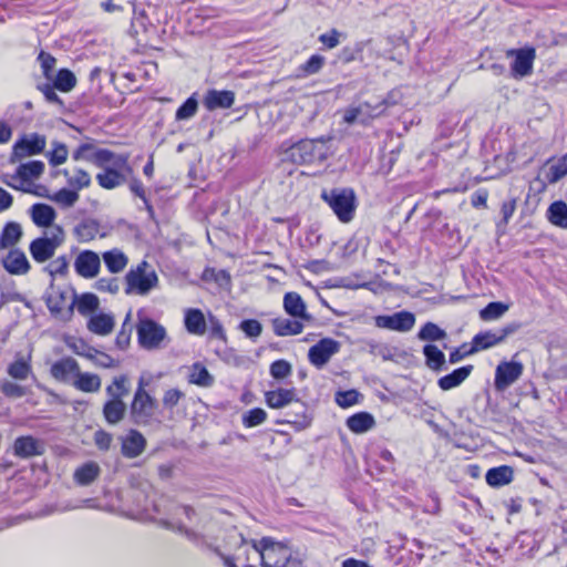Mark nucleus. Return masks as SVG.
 I'll list each match as a JSON object with an SVG mask.
<instances>
[{
	"label": "nucleus",
	"instance_id": "nucleus-1",
	"mask_svg": "<svg viewBox=\"0 0 567 567\" xmlns=\"http://www.w3.org/2000/svg\"><path fill=\"white\" fill-rule=\"evenodd\" d=\"M250 549L260 559L262 567H301V560L292 556L288 546L270 537L252 540Z\"/></svg>",
	"mask_w": 567,
	"mask_h": 567
},
{
	"label": "nucleus",
	"instance_id": "nucleus-2",
	"mask_svg": "<svg viewBox=\"0 0 567 567\" xmlns=\"http://www.w3.org/2000/svg\"><path fill=\"white\" fill-rule=\"evenodd\" d=\"M321 199L330 207L338 220L348 224L353 220L358 207L355 192L351 187L323 189Z\"/></svg>",
	"mask_w": 567,
	"mask_h": 567
},
{
	"label": "nucleus",
	"instance_id": "nucleus-3",
	"mask_svg": "<svg viewBox=\"0 0 567 567\" xmlns=\"http://www.w3.org/2000/svg\"><path fill=\"white\" fill-rule=\"evenodd\" d=\"M128 159L127 153L112 152V157L106 159L103 166H97L102 169L95 177L97 184L104 189H114L125 184L127 176L133 173Z\"/></svg>",
	"mask_w": 567,
	"mask_h": 567
},
{
	"label": "nucleus",
	"instance_id": "nucleus-4",
	"mask_svg": "<svg viewBox=\"0 0 567 567\" xmlns=\"http://www.w3.org/2000/svg\"><path fill=\"white\" fill-rule=\"evenodd\" d=\"M327 138L301 140L289 150L290 159L298 165L321 164L328 158Z\"/></svg>",
	"mask_w": 567,
	"mask_h": 567
},
{
	"label": "nucleus",
	"instance_id": "nucleus-5",
	"mask_svg": "<svg viewBox=\"0 0 567 567\" xmlns=\"http://www.w3.org/2000/svg\"><path fill=\"white\" fill-rule=\"evenodd\" d=\"M65 240V231L60 225H54L45 230L43 236L33 239L29 245L31 257L34 261L42 264L50 260L56 249Z\"/></svg>",
	"mask_w": 567,
	"mask_h": 567
},
{
	"label": "nucleus",
	"instance_id": "nucleus-6",
	"mask_svg": "<svg viewBox=\"0 0 567 567\" xmlns=\"http://www.w3.org/2000/svg\"><path fill=\"white\" fill-rule=\"evenodd\" d=\"M124 279L126 295L146 296L158 285L156 272L150 269V264L145 260L130 269Z\"/></svg>",
	"mask_w": 567,
	"mask_h": 567
},
{
	"label": "nucleus",
	"instance_id": "nucleus-7",
	"mask_svg": "<svg viewBox=\"0 0 567 567\" xmlns=\"http://www.w3.org/2000/svg\"><path fill=\"white\" fill-rule=\"evenodd\" d=\"M157 401L147 391H135L130 405V420L138 426H147L154 421Z\"/></svg>",
	"mask_w": 567,
	"mask_h": 567
},
{
	"label": "nucleus",
	"instance_id": "nucleus-8",
	"mask_svg": "<svg viewBox=\"0 0 567 567\" xmlns=\"http://www.w3.org/2000/svg\"><path fill=\"white\" fill-rule=\"evenodd\" d=\"M136 330L140 344L146 350L159 348L166 338L165 328L150 318H140Z\"/></svg>",
	"mask_w": 567,
	"mask_h": 567
},
{
	"label": "nucleus",
	"instance_id": "nucleus-9",
	"mask_svg": "<svg viewBox=\"0 0 567 567\" xmlns=\"http://www.w3.org/2000/svg\"><path fill=\"white\" fill-rule=\"evenodd\" d=\"M341 344L332 338H323L310 347L308 360L317 369H322L340 351Z\"/></svg>",
	"mask_w": 567,
	"mask_h": 567
},
{
	"label": "nucleus",
	"instance_id": "nucleus-10",
	"mask_svg": "<svg viewBox=\"0 0 567 567\" xmlns=\"http://www.w3.org/2000/svg\"><path fill=\"white\" fill-rule=\"evenodd\" d=\"M524 365L518 361H503L495 370L494 386L498 392H503L515 383L523 374Z\"/></svg>",
	"mask_w": 567,
	"mask_h": 567
},
{
	"label": "nucleus",
	"instance_id": "nucleus-11",
	"mask_svg": "<svg viewBox=\"0 0 567 567\" xmlns=\"http://www.w3.org/2000/svg\"><path fill=\"white\" fill-rule=\"evenodd\" d=\"M161 525L167 529L177 532L184 535L189 542L194 543L196 546L200 547H209V535L206 533V523L205 519L200 518L197 526L199 529L188 528L183 523L162 519Z\"/></svg>",
	"mask_w": 567,
	"mask_h": 567
},
{
	"label": "nucleus",
	"instance_id": "nucleus-12",
	"mask_svg": "<svg viewBox=\"0 0 567 567\" xmlns=\"http://www.w3.org/2000/svg\"><path fill=\"white\" fill-rule=\"evenodd\" d=\"M374 321L378 328L408 332L415 324V316L410 311L402 310L393 315L377 316Z\"/></svg>",
	"mask_w": 567,
	"mask_h": 567
},
{
	"label": "nucleus",
	"instance_id": "nucleus-13",
	"mask_svg": "<svg viewBox=\"0 0 567 567\" xmlns=\"http://www.w3.org/2000/svg\"><path fill=\"white\" fill-rule=\"evenodd\" d=\"M507 56H514L511 65L512 75L516 79L525 78L533 71V63L536 58V51L532 47L523 49H511L507 51Z\"/></svg>",
	"mask_w": 567,
	"mask_h": 567
},
{
	"label": "nucleus",
	"instance_id": "nucleus-14",
	"mask_svg": "<svg viewBox=\"0 0 567 567\" xmlns=\"http://www.w3.org/2000/svg\"><path fill=\"white\" fill-rule=\"evenodd\" d=\"M75 272L86 279L95 278L101 268V258L93 250H82L78 254L73 262Z\"/></svg>",
	"mask_w": 567,
	"mask_h": 567
},
{
	"label": "nucleus",
	"instance_id": "nucleus-15",
	"mask_svg": "<svg viewBox=\"0 0 567 567\" xmlns=\"http://www.w3.org/2000/svg\"><path fill=\"white\" fill-rule=\"evenodd\" d=\"M47 145L45 136L38 133L24 135L13 145V155L18 158L37 155L43 152Z\"/></svg>",
	"mask_w": 567,
	"mask_h": 567
},
{
	"label": "nucleus",
	"instance_id": "nucleus-16",
	"mask_svg": "<svg viewBox=\"0 0 567 567\" xmlns=\"http://www.w3.org/2000/svg\"><path fill=\"white\" fill-rule=\"evenodd\" d=\"M12 450L17 457L30 458L44 454L45 444L42 440L32 435H22L14 440Z\"/></svg>",
	"mask_w": 567,
	"mask_h": 567
},
{
	"label": "nucleus",
	"instance_id": "nucleus-17",
	"mask_svg": "<svg viewBox=\"0 0 567 567\" xmlns=\"http://www.w3.org/2000/svg\"><path fill=\"white\" fill-rule=\"evenodd\" d=\"M72 157L75 161H87L94 166H103L104 162L112 157V151L96 148L92 143H83L73 152Z\"/></svg>",
	"mask_w": 567,
	"mask_h": 567
},
{
	"label": "nucleus",
	"instance_id": "nucleus-18",
	"mask_svg": "<svg viewBox=\"0 0 567 567\" xmlns=\"http://www.w3.org/2000/svg\"><path fill=\"white\" fill-rule=\"evenodd\" d=\"M146 449V439L143 434L131 429L126 435L121 437V452L127 458L140 456Z\"/></svg>",
	"mask_w": 567,
	"mask_h": 567
},
{
	"label": "nucleus",
	"instance_id": "nucleus-19",
	"mask_svg": "<svg viewBox=\"0 0 567 567\" xmlns=\"http://www.w3.org/2000/svg\"><path fill=\"white\" fill-rule=\"evenodd\" d=\"M3 268L10 275H25L29 272L31 266L25 254L20 249H10L7 256L2 259Z\"/></svg>",
	"mask_w": 567,
	"mask_h": 567
},
{
	"label": "nucleus",
	"instance_id": "nucleus-20",
	"mask_svg": "<svg viewBox=\"0 0 567 567\" xmlns=\"http://www.w3.org/2000/svg\"><path fill=\"white\" fill-rule=\"evenodd\" d=\"M79 372V363L71 357H65L55 361L50 368L52 378L60 382H68L72 377L76 378Z\"/></svg>",
	"mask_w": 567,
	"mask_h": 567
},
{
	"label": "nucleus",
	"instance_id": "nucleus-21",
	"mask_svg": "<svg viewBox=\"0 0 567 567\" xmlns=\"http://www.w3.org/2000/svg\"><path fill=\"white\" fill-rule=\"evenodd\" d=\"M265 401L271 409H281L293 402H298V394L295 388H278L265 393Z\"/></svg>",
	"mask_w": 567,
	"mask_h": 567
},
{
	"label": "nucleus",
	"instance_id": "nucleus-22",
	"mask_svg": "<svg viewBox=\"0 0 567 567\" xmlns=\"http://www.w3.org/2000/svg\"><path fill=\"white\" fill-rule=\"evenodd\" d=\"M235 102V93L233 91L224 90H209L203 101L204 106L208 111L217 109H228Z\"/></svg>",
	"mask_w": 567,
	"mask_h": 567
},
{
	"label": "nucleus",
	"instance_id": "nucleus-23",
	"mask_svg": "<svg viewBox=\"0 0 567 567\" xmlns=\"http://www.w3.org/2000/svg\"><path fill=\"white\" fill-rule=\"evenodd\" d=\"M284 308L288 315L302 320H311V316L306 312V303L297 292H287L284 296Z\"/></svg>",
	"mask_w": 567,
	"mask_h": 567
},
{
	"label": "nucleus",
	"instance_id": "nucleus-24",
	"mask_svg": "<svg viewBox=\"0 0 567 567\" xmlns=\"http://www.w3.org/2000/svg\"><path fill=\"white\" fill-rule=\"evenodd\" d=\"M127 406L123 400L109 399L102 409L103 416L107 424L116 425L124 420Z\"/></svg>",
	"mask_w": 567,
	"mask_h": 567
},
{
	"label": "nucleus",
	"instance_id": "nucleus-25",
	"mask_svg": "<svg viewBox=\"0 0 567 567\" xmlns=\"http://www.w3.org/2000/svg\"><path fill=\"white\" fill-rule=\"evenodd\" d=\"M30 215L32 221L39 227L51 228L54 226L53 221L56 217V213L53 207L47 204H34L30 208Z\"/></svg>",
	"mask_w": 567,
	"mask_h": 567
},
{
	"label": "nucleus",
	"instance_id": "nucleus-26",
	"mask_svg": "<svg viewBox=\"0 0 567 567\" xmlns=\"http://www.w3.org/2000/svg\"><path fill=\"white\" fill-rule=\"evenodd\" d=\"M101 225L94 218H84L73 228V235L80 243H89L100 234Z\"/></svg>",
	"mask_w": 567,
	"mask_h": 567
},
{
	"label": "nucleus",
	"instance_id": "nucleus-27",
	"mask_svg": "<svg viewBox=\"0 0 567 567\" xmlns=\"http://www.w3.org/2000/svg\"><path fill=\"white\" fill-rule=\"evenodd\" d=\"M473 365H464L439 379L437 384L443 391L458 386L473 371Z\"/></svg>",
	"mask_w": 567,
	"mask_h": 567
},
{
	"label": "nucleus",
	"instance_id": "nucleus-28",
	"mask_svg": "<svg viewBox=\"0 0 567 567\" xmlns=\"http://www.w3.org/2000/svg\"><path fill=\"white\" fill-rule=\"evenodd\" d=\"M502 342H503V340L501 338V334H499L498 330H495V331H492V330L483 331V332L477 333L473 338L472 346L468 349V352H478V351H482V350H486V349H489V348H492L494 346H497V344H499Z\"/></svg>",
	"mask_w": 567,
	"mask_h": 567
},
{
	"label": "nucleus",
	"instance_id": "nucleus-29",
	"mask_svg": "<svg viewBox=\"0 0 567 567\" xmlns=\"http://www.w3.org/2000/svg\"><path fill=\"white\" fill-rule=\"evenodd\" d=\"M271 326L276 336H296L302 332L303 324L298 319L275 318Z\"/></svg>",
	"mask_w": 567,
	"mask_h": 567
},
{
	"label": "nucleus",
	"instance_id": "nucleus-30",
	"mask_svg": "<svg viewBox=\"0 0 567 567\" xmlns=\"http://www.w3.org/2000/svg\"><path fill=\"white\" fill-rule=\"evenodd\" d=\"M44 171V164L41 161H30L24 164H20L13 175L12 179H19L24 183L32 178H38Z\"/></svg>",
	"mask_w": 567,
	"mask_h": 567
},
{
	"label": "nucleus",
	"instance_id": "nucleus-31",
	"mask_svg": "<svg viewBox=\"0 0 567 567\" xmlns=\"http://www.w3.org/2000/svg\"><path fill=\"white\" fill-rule=\"evenodd\" d=\"M375 425V420L368 412H359L347 419V426L353 433L361 434L368 432Z\"/></svg>",
	"mask_w": 567,
	"mask_h": 567
},
{
	"label": "nucleus",
	"instance_id": "nucleus-32",
	"mask_svg": "<svg viewBox=\"0 0 567 567\" xmlns=\"http://www.w3.org/2000/svg\"><path fill=\"white\" fill-rule=\"evenodd\" d=\"M102 258L107 270L112 274L123 271L128 262L126 255L117 248L103 252Z\"/></svg>",
	"mask_w": 567,
	"mask_h": 567
},
{
	"label": "nucleus",
	"instance_id": "nucleus-33",
	"mask_svg": "<svg viewBox=\"0 0 567 567\" xmlns=\"http://www.w3.org/2000/svg\"><path fill=\"white\" fill-rule=\"evenodd\" d=\"M22 227L17 221H8L0 234V244L3 249L14 247L22 238Z\"/></svg>",
	"mask_w": 567,
	"mask_h": 567
},
{
	"label": "nucleus",
	"instance_id": "nucleus-34",
	"mask_svg": "<svg viewBox=\"0 0 567 567\" xmlns=\"http://www.w3.org/2000/svg\"><path fill=\"white\" fill-rule=\"evenodd\" d=\"M186 330L196 336H203L206 332V321L199 309H188L185 313Z\"/></svg>",
	"mask_w": 567,
	"mask_h": 567
},
{
	"label": "nucleus",
	"instance_id": "nucleus-35",
	"mask_svg": "<svg viewBox=\"0 0 567 567\" xmlns=\"http://www.w3.org/2000/svg\"><path fill=\"white\" fill-rule=\"evenodd\" d=\"M114 318L111 315L99 313L92 316L87 322V329L100 336H106L113 331Z\"/></svg>",
	"mask_w": 567,
	"mask_h": 567
},
{
	"label": "nucleus",
	"instance_id": "nucleus-36",
	"mask_svg": "<svg viewBox=\"0 0 567 567\" xmlns=\"http://www.w3.org/2000/svg\"><path fill=\"white\" fill-rule=\"evenodd\" d=\"M488 485L498 487L506 485L513 480V470L511 466L502 465L489 468L485 475Z\"/></svg>",
	"mask_w": 567,
	"mask_h": 567
},
{
	"label": "nucleus",
	"instance_id": "nucleus-37",
	"mask_svg": "<svg viewBox=\"0 0 567 567\" xmlns=\"http://www.w3.org/2000/svg\"><path fill=\"white\" fill-rule=\"evenodd\" d=\"M293 412H287L286 423L293 424L299 429H306L311 423V417L308 415L307 405L298 399V402H293Z\"/></svg>",
	"mask_w": 567,
	"mask_h": 567
},
{
	"label": "nucleus",
	"instance_id": "nucleus-38",
	"mask_svg": "<svg viewBox=\"0 0 567 567\" xmlns=\"http://www.w3.org/2000/svg\"><path fill=\"white\" fill-rule=\"evenodd\" d=\"M7 373L13 379L23 381L29 378V375L32 374V367L30 363V360L19 355L12 361L8 368Z\"/></svg>",
	"mask_w": 567,
	"mask_h": 567
},
{
	"label": "nucleus",
	"instance_id": "nucleus-39",
	"mask_svg": "<svg viewBox=\"0 0 567 567\" xmlns=\"http://www.w3.org/2000/svg\"><path fill=\"white\" fill-rule=\"evenodd\" d=\"M188 382L198 386L210 388L214 384L215 379L200 362H195L190 367Z\"/></svg>",
	"mask_w": 567,
	"mask_h": 567
},
{
	"label": "nucleus",
	"instance_id": "nucleus-40",
	"mask_svg": "<svg viewBox=\"0 0 567 567\" xmlns=\"http://www.w3.org/2000/svg\"><path fill=\"white\" fill-rule=\"evenodd\" d=\"M423 354L425 357V363L427 368L433 371L445 370V355L444 353L434 344H425L423 347Z\"/></svg>",
	"mask_w": 567,
	"mask_h": 567
},
{
	"label": "nucleus",
	"instance_id": "nucleus-41",
	"mask_svg": "<svg viewBox=\"0 0 567 567\" xmlns=\"http://www.w3.org/2000/svg\"><path fill=\"white\" fill-rule=\"evenodd\" d=\"M100 466L95 462H87L75 470L74 480L80 485H89L100 475Z\"/></svg>",
	"mask_w": 567,
	"mask_h": 567
},
{
	"label": "nucleus",
	"instance_id": "nucleus-42",
	"mask_svg": "<svg viewBox=\"0 0 567 567\" xmlns=\"http://www.w3.org/2000/svg\"><path fill=\"white\" fill-rule=\"evenodd\" d=\"M105 392L109 399L123 400L130 393V380L125 374L117 375L106 386Z\"/></svg>",
	"mask_w": 567,
	"mask_h": 567
},
{
	"label": "nucleus",
	"instance_id": "nucleus-43",
	"mask_svg": "<svg viewBox=\"0 0 567 567\" xmlns=\"http://www.w3.org/2000/svg\"><path fill=\"white\" fill-rule=\"evenodd\" d=\"M547 217L553 225L567 229V204L563 200L554 202L547 210Z\"/></svg>",
	"mask_w": 567,
	"mask_h": 567
},
{
	"label": "nucleus",
	"instance_id": "nucleus-44",
	"mask_svg": "<svg viewBox=\"0 0 567 567\" xmlns=\"http://www.w3.org/2000/svg\"><path fill=\"white\" fill-rule=\"evenodd\" d=\"M73 385L83 392H97L101 388V379L97 374L84 372H79L76 379L73 382Z\"/></svg>",
	"mask_w": 567,
	"mask_h": 567
},
{
	"label": "nucleus",
	"instance_id": "nucleus-45",
	"mask_svg": "<svg viewBox=\"0 0 567 567\" xmlns=\"http://www.w3.org/2000/svg\"><path fill=\"white\" fill-rule=\"evenodd\" d=\"M0 392L8 399H20L25 396L29 390L27 386L3 379L0 381Z\"/></svg>",
	"mask_w": 567,
	"mask_h": 567
},
{
	"label": "nucleus",
	"instance_id": "nucleus-46",
	"mask_svg": "<svg viewBox=\"0 0 567 567\" xmlns=\"http://www.w3.org/2000/svg\"><path fill=\"white\" fill-rule=\"evenodd\" d=\"M508 310V305L501 301L489 302L480 311V318L484 321L496 320Z\"/></svg>",
	"mask_w": 567,
	"mask_h": 567
},
{
	"label": "nucleus",
	"instance_id": "nucleus-47",
	"mask_svg": "<svg viewBox=\"0 0 567 567\" xmlns=\"http://www.w3.org/2000/svg\"><path fill=\"white\" fill-rule=\"evenodd\" d=\"M63 174L68 177L69 186L75 189L76 192L79 189L86 188L91 185V176L84 169H75L72 176H69V172L64 169Z\"/></svg>",
	"mask_w": 567,
	"mask_h": 567
},
{
	"label": "nucleus",
	"instance_id": "nucleus-48",
	"mask_svg": "<svg viewBox=\"0 0 567 567\" xmlns=\"http://www.w3.org/2000/svg\"><path fill=\"white\" fill-rule=\"evenodd\" d=\"M417 338L424 341H439L446 338V332L433 322H426L417 333Z\"/></svg>",
	"mask_w": 567,
	"mask_h": 567
},
{
	"label": "nucleus",
	"instance_id": "nucleus-49",
	"mask_svg": "<svg viewBox=\"0 0 567 567\" xmlns=\"http://www.w3.org/2000/svg\"><path fill=\"white\" fill-rule=\"evenodd\" d=\"M68 147L64 143L53 141L52 150L48 152L47 157L49 158V163L52 166H58L63 164L68 158Z\"/></svg>",
	"mask_w": 567,
	"mask_h": 567
},
{
	"label": "nucleus",
	"instance_id": "nucleus-50",
	"mask_svg": "<svg viewBox=\"0 0 567 567\" xmlns=\"http://www.w3.org/2000/svg\"><path fill=\"white\" fill-rule=\"evenodd\" d=\"M79 193L75 189L62 188L51 196L50 199L64 208H69L79 200Z\"/></svg>",
	"mask_w": 567,
	"mask_h": 567
},
{
	"label": "nucleus",
	"instance_id": "nucleus-51",
	"mask_svg": "<svg viewBox=\"0 0 567 567\" xmlns=\"http://www.w3.org/2000/svg\"><path fill=\"white\" fill-rule=\"evenodd\" d=\"M76 84L75 75L68 69H61L54 81V86L62 91V92H69L71 91Z\"/></svg>",
	"mask_w": 567,
	"mask_h": 567
},
{
	"label": "nucleus",
	"instance_id": "nucleus-52",
	"mask_svg": "<svg viewBox=\"0 0 567 567\" xmlns=\"http://www.w3.org/2000/svg\"><path fill=\"white\" fill-rule=\"evenodd\" d=\"M99 307V298L94 293H83L76 303L79 313L86 316L96 310Z\"/></svg>",
	"mask_w": 567,
	"mask_h": 567
},
{
	"label": "nucleus",
	"instance_id": "nucleus-53",
	"mask_svg": "<svg viewBox=\"0 0 567 567\" xmlns=\"http://www.w3.org/2000/svg\"><path fill=\"white\" fill-rule=\"evenodd\" d=\"M267 419V413L260 408H255L243 414V424L246 427L258 426Z\"/></svg>",
	"mask_w": 567,
	"mask_h": 567
},
{
	"label": "nucleus",
	"instance_id": "nucleus-54",
	"mask_svg": "<svg viewBox=\"0 0 567 567\" xmlns=\"http://www.w3.org/2000/svg\"><path fill=\"white\" fill-rule=\"evenodd\" d=\"M69 259L65 255L59 256L58 258L51 260V262L45 267V270L50 274V276H66L69 271Z\"/></svg>",
	"mask_w": 567,
	"mask_h": 567
},
{
	"label": "nucleus",
	"instance_id": "nucleus-55",
	"mask_svg": "<svg viewBox=\"0 0 567 567\" xmlns=\"http://www.w3.org/2000/svg\"><path fill=\"white\" fill-rule=\"evenodd\" d=\"M198 103L194 96L188 97L176 111V120L183 121L193 117L197 112Z\"/></svg>",
	"mask_w": 567,
	"mask_h": 567
},
{
	"label": "nucleus",
	"instance_id": "nucleus-56",
	"mask_svg": "<svg viewBox=\"0 0 567 567\" xmlns=\"http://www.w3.org/2000/svg\"><path fill=\"white\" fill-rule=\"evenodd\" d=\"M269 372L274 379L281 380L291 374L292 368L288 361L280 359L270 364Z\"/></svg>",
	"mask_w": 567,
	"mask_h": 567
},
{
	"label": "nucleus",
	"instance_id": "nucleus-57",
	"mask_svg": "<svg viewBox=\"0 0 567 567\" xmlns=\"http://www.w3.org/2000/svg\"><path fill=\"white\" fill-rule=\"evenodd\" d=\"M69 348L73 350V352L80 357H84L92 361L94 358V353H97V350L91 346H89L84 340L78 339L71 343H68Z\"/></svg>",
	"mask_w": 567,
	"mask_h": 567
},
{
	"label": "nucleus",
	"instance_id": "nucleus-58",
	"mask_svg": "<svg viewBox=\"0 0 567 567\" xmlns=\"http://www.w3.org/2000/svg\"><path fill=\"white\" fill-rule=\"evenodd\" d=\"M567 175V154L556 164L551 165L548 174V182L555 184Z\"/></svg>",
	"mask_w": 567,
	"mask_h": 567
},
{
	"label": "nucleus",
	"instance_id": "nucleus-59",
	"mask_svg": "<svg viewBox=\"0 0 567 567\" xmlns=\"http://www.w3.org/2000/svg\"><path fill=\"white\" fill-rule=\"evenodd\" d=\"M239 329L250 339L258 338L262 332V326L256 319L243 320L239 324Z\"/></svg>",
	"mask_w": 567,
	"mask_h": 567
},
{
	"label": "nucleus",
	"instance_id": "nucleus-60",
	"mask_svg": "<svg viewBox=\"0 0 567 567\" xmlns=\"http://www.w3.org/2000/svg\"><path fill=\"white\" fill-rule=\"evenodd\" d=\"M359 396L357 390L340 391L336 394V402L341 408H349L358 403Z\"/></svg>",
	"mask_w": 567,
	"mask_h": 567
},
{
	"label": "nucleus",
	"instance_id": "nucleus-61",
	"mask_svg": "<svg viewBox=\"0 0 567 567\" xmlns=\"http://www.w3.org/2000/svg\"><path fill=\"white\" fill-rule=\"evenodd\" d=\"M362 104H363V106H368L367 111L364 112V117L361 118L362 124H365L371 118L382 115L384 113V111L386 110L382 100L374 104L371 102H364Z\"/></svg>",
	"mask_w": 567,
	"mask_h": 567
},
{
	"label": "nucleus",
	"instance_id": "nucleus-62",
	"mask_svg": "<svg viewBox=\"0 0 567 567\" xmlns=\"http://www.w3.org/2000/svg\"><path fill=\"white\" fill-rule=\"evenodd\" d=\"M324 64V58L319 54H313L309 58V60L301 65V70L305 74L311 75L316 74L320 71V69Z\"/></svg>",
	"mask_w": 567,
	"mask_h": 567
},
{
	"label": "nucleus",
	"instance_id": "nucleus-63",
	"mask_svg": "<svg viewBox=\"0 0 567 567\" xmlns=\"http://www.w3.org/2000/svg\"><path fill=\"white\" fill-rule=\"evenodd\" d=\"M517 199L511 198L502 204L501 214L502 220L497 224V227L506 226L516 210Z\"/></svg>",
	"mask_w": 567,
	"mask_h": 567
},
{
	"label": "nucleus",
	"instance_id": "nucleus-64",
	"mask_svg": "<svg viewBox=\"0 0 567 567\" xmlns=\"http://www.w3.org/2000/svg\"><path fill=\"white\" fill-rule=\"evenodd\" d=\"M95 287L99 291L116 293L120 290L117 278H100L95 282Z\"/></svg>",
	"mask_w": 567,
	"mask_h": 567
}]
</instances>
